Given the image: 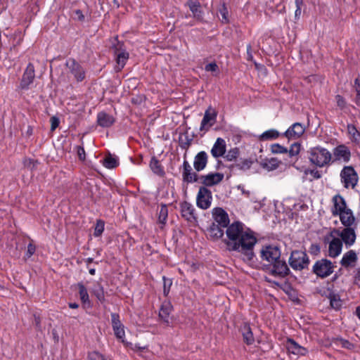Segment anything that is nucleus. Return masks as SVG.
<instances>
[{
  "label": "nucleus",
  "mask_w": 360,
  "mask_h": 360,
  "mask_svg": "<svg viewBox=\"0 0 360 360\" xmlns=\"http://www.w3.org/2000/svg\"><path fill=\"white\" fill-rule=\"evenodd\" d=\"M91 292L96 296L99 302H103L105 301L104 289L101 283H97L91 289Z\"/></svg>",
  "instance_id": "obj_34"
},
{
  "label": "nucleus",
  "mask_w": 360,
  "mask_h": 360,
  "mask_svg": "<svg viewBox=\"0 0 360 360\" xmlns=\"http://www.w3.org/2000/svg\"><path fill=\"white\" fill-rule=\"evenodd\" d=\"M243 341L247 345H252L255 342V338L251 328L248 324H244L241 328Z\"/></svg>",
  "instance_id": "obj_33"
},
{
  "label": "nucleus",
  "mask_w": 360,
  "mask_h": 360,
  "mask_svg": "<svg viewBox=\"0 0 360 360\" xmlns=\"http://www.w3.org/2000/svg\"><path fill=\"white\" fill-rule=\"evenodd\" d=\"M357 260V255L354 250H350L345 252L341 260L340 264L342 266L348 267L354 264Z\"/></svg>",
  "instance_id": "obj_29"
},
{
  "label": "nucleus",
  "mask_w": 360,
  "mask_h": 360,
  "mask_svg": "<svg viewBox=\"0 0 360 360\" xmlns=\"http://www.w3.org/2000/svg\"><path fill=\"white\" fill-rule=\"evenodd\" d=\"M217 117V111L212 107H209L205 112L201 121L200 130L207 131L216 122Z\"/></svg>",
  "instance_id": "obj_12"
},
{
  "label": "nucleus",
  "mask_w": 360,
  "mask_h": 360,
  "mask_svg": "<svg viewBox=\"0 0 360 360\" xmlns=\"http://www.w3.org/2000/svg\"><path fill=\"white\" fill-rule=\"evenodd\" d=\"M261 258L268 262L270 275L283 278L288 275L289 269L285 261L281 259V250L275 245H266L260 252Z\"/></svg>",
  "instance_id": "obj_2"
},
{
  "label": "nucleus",
  "mask_w": 360,
  "mask_h": 360,
  "mask_svg": "<svg viewBox=\"0 0 360 360\" xmlns=\"http://www.w3.org/2000/svg\"><path fill=\"white\" fill-rule=\"evenodd\" d=\"M163 280V293L167 296L169 292L170 286L172 285V281L166 278L165 276L162 277Z\"/></svg>",
  "instance_id": "obj_48"
},
{
  "label": "nucleus",
  "mask_w": 360,
  "mask_h": 360,
  "mask_svg": "<svg viewBox=\"0 0 360 360\" xmlns=\"http://www.w3.org/2000/svg\"><path fill=\"white\" fill-rule=\"evenodd\" d=\"M97 122L99 126L107 128L114 124L115 119L112 115L101 112L97 115Z\"/></svg>",
  "instance_id": "obj_27"
},
{
  "label": "nucleus",
  "mask_w": 360,
  "mask_h": 360,
  "mask_svg": "<svg viewBox=\"0 0 360 360\" xmlns=\"http://www.w3.org/2000/svg\"><path fill=\"white\" fill-rule=\"evenodd\" d=\"M77 286L79 288V295L82 302L85 307H91V302L89 300V296L88 294L87 289L82 283H79L77 284Z\"/></svg>",
  "instance_id": "obj_32"
},
{
  "label": "nucleus",
  "mask_w": 360,
  "mask_h": 360,
  "mask_svg": "<svg viewBox=\"0 0 360 360\" xmlns=\"http://www.w3.org/2000/svg\"><path fill=\"white\" fill-rule=\"evenodd\" d=\"M238 189L241 191L242 193L245 195L247 197H249L250 192L249 191H245L244 187L242 186H238Z\"/></svg>",
  "instance_id": "obj_60"
},
{
  "label": "nucleus",
  "mask_w": 360,
  "mask_h": 360,
  "mask_svg": "<svg viewBox=\"0 0 360 360\" xmlns=\"http://www.w3.org/2000/svg\"><path fill=\"white\" fill-rule=\"evenodd\" d=\"M335 101H336V103H337V105L340 108V109H344L345 107H346V101L345 99L340 95H337L335 96Z\"/></svg>",
  "instance_id": "obj_50"
},
{
  "label": "nucleus",
  "mask_w": 360,
  "mask_h": 360,
  "mask_svg": "<svg viewBox=\"0 0 360 360\" xmlns=\"http://www.w3.org/2000/svg\"><path fill=\"white\" fill-rule=\"evenodd\" d=\"M117 159L111 155L107 156L103 160V166L108 169H112L117 166Z\"/></svg>",
  "instance_id": "obj_37"
},
{
  "label": "nucleus",
  "mask_w": 360,
  "mask_h": 360,
  "mask_svg": "<svg viewBox=\"0 0 360 360\" xmlns=\"http://www.w3.org/2000/svg\"><path fill=\"white\" fill-rule=\"evenodd\" d=\"M224 179L221 173H210L200 176V181L205 186H212L220 183Z\"/></svg>",
  "instance_id": "obj_17"
},
{
  "label": "nucleus",
  "mask_w": 360,
  "mask_h": 360,
  "mask_svg": "<svg viewBox=\"0 0 360 360\" xmlns=\"http://www.w3.org/2000/svg\"><path fill=\"white\" fill-rule=\"evenodd\" d=\"M271 151L274 154L286 153L288 149L278 143H274L271 146Z\"/></svg>",
  "instance_id": "obj_43"
},
{
  "label": "nucleus",
  "mask_w": 360,
  "mask_h": 360,
  "mask_svg": "<svg viewBox=\"0 0 360 360\" xmlns=\"http://www.w3.org/2000/svg\"><path fill=\"white\" fill-rule=\"evenodd\" d=\"M173 310V306L169 301L162 302L159 311V318L167 326H170L171 318L170 314Z\"/></svg>",
  "instance_id": "obj_20"
},
{
  "label": "nucleus",
  "mask_w": 360,
  "mask_h": 360,
  "mask_svg": "<svg viewBox=\"0 0 360 360\" xmlns=\"http://www.w3.org/2000/svg\"><path fill=\"white\" fill-rule=\"evenodd\" d=\"M347 133L349 136L350 140L357 144H360V131L356 129V127L352 124H349L347 127Z\"/></svg>",
  "instance_id": "obj_31"
},
{
  "label": "nucleus",
  "mask_w": 360,
  "mask_h": 360,
  "mask_svg": "<svg viewBox=\"0 0 360 360\" xmlns=\"http://www.w3.org/2000/svg\"><path fill=\"white\" fill-rule=\"evenodd\" d=\"M124 345L126 347H128L130 349H131L132 351L136 352H143V351L147 350L148 348V347L147 345L141 346L139 344L133 345L131 342V345Z\"/></svg>",
  "instance_id": "obj_45"
},
{
  "label": "nucleus",
  "mask_w": 360,
  "mask_h": 360,
  "mask_svg": "<svg viewBox=\"0 0 360 360\" xmlns=\"http://www.w3.org/2000/svg\"><path fill=\"white\" fill-rule=\"evenodd\" d=\"M205 70L206 72H211L215 73V75L219 72V67L216 63H210L205 66Z\"/></svg>",
  "instance_id": "obj_46"
},
{
  "label": "nucleus",
  "mask_w": 360,
  "mask_h": 360,
  "mask_svg": "<svg viewBox=\"0 0 360 360\" xmlns=\"http://www.w3.org/2000/svg\"><path fill=\"white\" fill-rule=\"evenodd\" d=\"M167 216H168V209H167V206L165 205H161L160 209L159 210V213H158L159 222L162 224H165L167 221Z\"/></svg>",
  "instance_id": "obj_40"
},
{
  "label": "nucleus",
  "mask_w": 360,
  "mask_h": 360,
  "mask_svg": "<svg viewBox=\"0 0 360 360\" xmlns=\"http://www.w3.org/2000/svg\"><path fill=\"white\" fill-rule=\"evenodd\" d=\"M304 131L305 128L301 123L295 122L283 135L288 139H297L304 133Z\"/></svg>",
  "instance_id": "obj_18"
},
{
  "label": "nucleus",
  "mask_w": 360,
  "mask_h": 360,
  "mask_svg": "<svg viewBox=\"0 0 360 360\" xmlns=\"http://www.w3.org/2000/svg\"><path fill=\"white\" fill-rule=\"evenodd\" d=\"M51 130L54 131L59 125V119L55 116L51 118Z\"/></svg>",
  "instance_id": "obj_53"
},
{
  "label": "nucleus",
  "mask_w": 360,
  "mask_h": 360,
  "mask_svg": "<svg viewBox=\"0 0 360 360\" xmlns=\"http://www.w3.org/2000/svg\"><path fill=\"white\" fill-rule=\"evenodd\" d=\"M150 167L154 173L158 174H163L162 168L159 161L155 158H152L150 160Z\"/></svg>",
  "instance_id": "obj_39"
},
{
  "label": "nucleus",
  "mask_w": 360,
  "mask_h": 360,
  "mask_svg": "<svg viewBox=\"0 0 360 360\" xmlns=\"http://www.w3.org/2000/svg\"><path fill=\"white\" fill-rule=\"evenodd\" d=\"M219 12L221 16V21L223 23H228L229 21V17H228L229 11H228L227 7L226 6L225 4H223L221 5V6L220 7V8L219 10Z\"/></svg>",
  "instance_id": "obj_41"
},
{
  "label": "nucleus",
  "mask_w": 360,
  "mask_h": 360,
  "mask_svg": "<svg viewBox=\"0 0 360 360\" xmlns=\"http://www.w3.org/2000/svg\"><path fill=\"white\" fill-rule=\"evenodd\" d=\"M105 224L102 220H97L94 235L95 237H99L104 231Z\"/></svg>",
  "instance_id": "obj_42"
},
{
  "label": "nucleus",
  "mask_w": 360,
  "mask_h": 360,
  "mask_svg": "<svg viewBox=\"0 0 360 360\" xmlns=\"http://www.w3.org/2000/svg\"><path fill=\"white\" fill-rule=\"evenodd\" d=\"M207 163V155L205 151H200L198 153L193 162V167L195 170L201 171L205 169Z\"/></svg>",
  "instance_id": "obj_25"
},
{
  "label": "nucleus",
  "mask_w": 360,
  "mask_h": 360,
  "mask_svg": "<svg viewBox=\"0 0 360 360\" xmlns=\"http://www.w3.org/2000/svg\"><path fill=\"white\" fill-rule=\"evenodd\" d=\"M354 101L356 105H360V94H356Z\"/></svg>",
  "instance_id": "obj_62"
},
{
  "label": "nucleus",
  "mask_w": 360,
  "mask_h": 360,
  "mask_svg": "<svg viewBox=\"0 0 360 360\" xmlns=\"http://www.w3.org/2000/svg\"><path fill=\"white\" fill-rule=\"evenodd\" d=\"M306 174H310L314 179H319L321 177V174L317 169H309L305 172Z\"/></svg>",
  "instance_id": "obj_51"
},
{
  "label": "nucleus",
  "mask_w": 360,
  "mask_h": 360,
  "mask_svg": "<svg viewBox=\"0 0 360 360\" xmlns=\"http://www.w3.org/2000/svg\"><path fill=\"white\" fill-rule=\"evenodd\" d=\"M286 347H287L288 352L293 354L295 355L304 356L307 353V350L306 348L298 345L292 339H288L287 343H286Z\"/></svg>",
  "instance_id": "obj_23"
},
{
  "label": "nucleus",
  "mask_w": 360,
  "mask_h": 360,
  "mask_svg": "<svg viewBox=\"0 0 360 360\" xmlns=\"http://www.w3.org/2000/svg\"><path fill=\"white\" fill-rule=\"evenodd\" d=\"M89 360H110L108 358L98 352H93L89 355Z\"/></svg>",
  "instance_id": "obj_47"
},
{
  "label": "nucleus",
  "mask_w": 360,
  "mask_h": 360,
  "mask_svg": "<svg viewBox=\"0 0 360 360\" xmlns=\"http://www.w3.org/2000/svg\"><path fill=\"white\" fill-rule=\"evenodd\" d=\"M312 271L317 276L325 278L333 272L334 265L330 260L321 259L315 262Z\"/></svg>",
  "instance_id": "obj_9"
},
{
  "label": "nucleus",
  "mask_w": 360,
  "mask_h": 360,
  "mask_svg": "<svg viewBox=\"0 0 360 360\" xmlns=\"http://www.w3.org/2000/svg\"><path fill=\"white\" fill-rule=\"evenodd\" d=\"M340 181L345 188H354L359 180L357 172L352 166H345L340 172Z\"/></svg>",
  "instance_id": "obj_7"
},
{
  "label": "nucleus",
  "mask_w": 360,
  "mask_h": 360,
  "mask_svg": "<svg viewBox=\"0 0 360 360\" xmlns=\"http://www.w3.org/2000/svg\"><path fill=\"white\" fill-rule=\"evenodd\" d=\"M222 229V226L217 225L215 223H212L207 229V235L210 239L217 240L224 236V230Z\"/></svg>",
  "instance_id": "obj_28"
},
{
  "label": "nucleus",
  "mask_w": 360,
  "mask_h": 360,
  "mask_svg": "<svg viewBox=\"0 0 360 360\" xmlns=\"http://www.w3.org/2000/svg\"><path fill=\"white\" fill-rule=\"evenodd\" d=\"M75 18H77L79 21H83L84 20V15H83L82 11L77 9L74 11Z\"/></svg>",
  "instance_id": "obj_56"
},
{
  "label": "nucleus",
  "mask_w": 360,
  "mask_h": 360,
  "mask_svg": "<svg viewBox=\"0 0 360 360\" xmlns=\"http://www.w3.org/2000/svg\"><path fill=\"white\" fill-rule=\"evenodd\" d=\"M226 150V141L222 138H217L212 149L211 154L214 158L224 156Z\"/></svg>",
  "instance_id": "obj_21"
},
{
  "label": "nucleus",
  "mask_w": 360,
  "mask_h": 360,
  "mask_svg": "<svg viewBox=\"0 0 360 360\" xmlns=\"http://www.w3.org/2000/svg\"><path fill=\"white\" fill-rule=\"evenodd\" d=\"M301 145L298 143H295L292 144L290 147V149L288 150V152L289 153V155L290 157L296 156L300 152Z\"/></svg>",
  "instance_id": "obj_44"
},
{
  "label": "nucleus",
  "mask_w": 360,
  "mask_h": 360,
  "mask_svg": "<svg viewBox=\"0 0 360 360\" xmlns=\"http://www.w3.org/2000/svg\"><path fill=\"white\" fill-rule=\"evenodd\" d=\"M281 164V161L276 158H266L259 162L260 166L269 172L276 170Z\"/></svg>",
  "instance_id": "obj_26"
},
{
  "label": "nucleus",
  "mask_w": 360,
  "mask_h": 360,
  "mask_svg": "<svg viewBox=\"0 0 360 360\" xmlns=\"http://www.w3.org/2000/svg\"><path fill=\"white\" fill-rule=\"evenodd\" d=\"M77 155L80 160H84L85 159V150L82 146H77Z\"/></svg>",
  "instance_id": "obj_55"
},
{
  "label": "nucleus",
  "mask_w": 360,
  "mask_h": 360,
  "mask_svg": "<svg viewBox=\"0 0 360 360\" xmlns=\"http://www.w3.org/2000/svg\"><path fill=\"white\" fill-rule=\"evenodd\" d=\"M115 55L116 56V69L117 71H120L129 59V53L122 49V44H117V46H115Z\"/></svg>",
  "instance_id": "obj_16"
},
{
  "label": "nucleus",
  "mask_w": 360,
  "mask_h": 360,
  "mask_svg": "<svg viewBox=\"0 0 360 360\" xmlns=\"http://www.w3.org/2000/svg\"><path fill=\"white\" fill-rule=\"evenodd\" d=\"M354 87L355 89L356 92V94H359L360 95V81H359V78H356L354 80Z\"/></svg>",
  "instance_id": "obj_58"
},
{
  "label": "nucleus",
  "mask_w": 360,
  "mask_h": 360,
  "mask_svg": "<svg viewBox=\"0 0 360 360\" xmlns=\"http://www.w3.org/2000/svg\"><path fill=\"white\" fill-rule=\"evenodd\" d=\"M329 300H330V306L335 309H339L342 306V301L340 298V296L338 295L330 293L329 295Z\"/></svg>",
  "instance_id": "obj_36"
},
{
  "label": "nucleus",
  "mask_w": 360,
  "mask_h": 360,
  "mask_svg": "<svg viewBox=\"0 0 360 360\" xmlns=\"http://www.w3.org/2000/svg\"><path fill=\"white\" fill-rule=\"evenodd\" d=\"M342 345L344 347L347 348V349H352L354 345L350 343L349 341H347V340H345L342 343Z\"/></svg>",
  "instance_id": "obj_59"
},
{
  "label": "nucleus",
  "mask_w": 360,
  "mask_h": 360,
  "mask_svg": "<svg viewBox=\"0 0 360 360\" xmlns=\"http://www.w3.org/2000/svg\"><path fill=\"white\" fill-rule=\"evenodd\" d=\"M183 180L187 183H193L198 181L197 174L192 172V168L188 162L184 160L183 162Z\"/></svg>",
  "instance_id": "obj_22"
},
{
  "label": "nucleus",
  "mask_w": 360,
  "mask_h": 360,
  "mask_svg": "<svg viewBox=\"0 0 360 360\" xmlns=\"http://www.w3.org/2000/svg\"><path fill=\"white\" fill-rule=\"evenodd\" d=\"M356 315L360 319V307H357L356 309Z\"/></svg>",
  "instance_id": "obj_64"
},
{
  "label": "nucleus",
  "mask_w": 360,
  "mask_h": 360,
  "mask_svg": "<svg viewBox=\"0 0 360 360\" xmlns=\"http://www.w3.org/2000/svg\"><path fill=\"white\" fill-rule=\"evenodd\" d=\"M34 77V67L32 63H29L22 75L19 88L22 90L29 89L30 84L33 83Z\"/></svg>",
  "instance_id": "obj_13"
},
{
  "label": "nucleus",
  "mask_w": 360,
  "mask_h": 360,
  "mask_svg": "<svg viewBox=\"0 0 360 360\" xmlns=\"http://www.w3.org/2000/svg\"><path fill=\"white\" fill-rule=\"evenodd\" d=\"M69 307H70V308H72V309H77V308H78L79 305L77 303H70Z\"/></svg>",
  "instance_id": "obj_63"
},
{
  "label": "nucleus",
  "mask_w": 360,
  "mask_h": 360,
  "mask_svg": "<svg viewBox=\"0 0 360 360\" xmlns=\"http://www.w3.org/2000/svg\"><path fill=\"white\" fill-rule=\"evenodd\" d=\"M214 222L223 228L229 226V219L227 213L221 207H215L212 212Z\"/></svg>",
  "instance_id": "obj_15"
},
{
  "label": "nucleus",
  "mask_w": 360,
  "mask_h": 360,
  "mask_svg": "<svg viewBox=\"0 0 360 360\" xmlns=\"http://www.w3.org/2000/svg\"><path fill=\"white\" fill-rule=\"evenodd\" d=\"M226 236L224 243L229 250L240 253L245 262L253 259L255 256L253 250L257 240L252 231L243 223L236 221L229 225Z\"/></svg>",
  "instance_id": "obj_1"
},
{
  "label": "nucleus",
  "mask_w": 360,
  "mask_h": 360,
  "mask_svg": "<svg viewBox=\"0 0 360 360\" xmlns=\"http://www.w3.org/2000/svg\"><path fill=\"white\" fill-rule=\"evenodd\" d=\"M112 328L116 338L123 345H131V342L125 340L124 326L120 321V316L117 313L111 314Z\"/></svg>",
  "instance_id": "obj_10"
},
{
  "label": "nucleus",
  "mask_w": 360,
  "mask_h": 360,
  "mask_svg": "<svg viewBox=\"0 0 360 360\" xmlns=\"http://www.w3.org/2000/svg\"><path fill=\"white\" fill-rule=\"evenodd\" d=\"M332 216L338 217L343 226H356V220L353 211L349 207L343 196L335 195L331 199Z\"/></svg>",
  "instance_id": "obj_3"
},
{
  "label": "nucleus",
  "mask_w": 360,
  "mask_h": 360,
  "mask_svg": "<svg viewBox=\"0 0 360 360\" xmlns=\"http://www.w3.org/2000/svg\"><path fill=\"white\" fill-rule=\"evenodd\" d=\"M296 10L295 12V17L297 19L300 18L302 12V6L303 4L302 0H295Z\"/></svg>",
  "instance_id": "obj_49"
},
{
  "label": "nucleus",
  "mask_w": 360,
  "mask_h": 360,
  "mask_svg": "<svg viewBox=\"0 0 360 360\" xmlns=\"http://www.w3.org/2000/svg\"><path fill=\"white\" fill-rule=\"evenodd\" d=\"M212 201V192L205 186L200 187L196 196L197 206L200 209L207 210L210 207Z\"/></svg>",
  "instance_id": "obj_11"
},
{
  "label": "nucleus",
  "mask_w": 360,
  "mask_h": 360,
  "mask_svg": "<svg viewBox=\"0 0 360 360\" xmlns=\"http://www.w3.org/2000/svg\"><path fill=\"white\" fill-rule=\"evenodd\" d=\"M323 242L327 245L328 256L332 258L338 257L342 250V241L331 230L323 239Z\"/></svg>",
  "instance_id": "obj_5"
},
{
  "label": "nucleus",
  "mask_w": 360,
  "mask_h": 360,
  "mask_svg": "<svg viewBox=\"0 0 360 360\" xmlns=\"http://www.w3.org/2000/svg\"><path fill=\"white\" fill-rule=\"evenodd\" d=\"M309 251L311 253L316 254L317 252H319L320 251V248L316 244H311V245L310 246V248H309Z\"/></svg>",
  "instance_id": "obj_57"
},
{
  "label": "nucleus",
  "mask_w": 360,
  "mask_h": 360,
  "mask_svg": "<svg viewBox=\"0 0 360 360\" xmlns=\"http://www.w3.org/2000/svg\"><path fill=\"white\" fill-rule=\"evenodd\" d=\"M190 11L193 13V16L200 20L202 18V11L200 10V4L198 0H188L186 3Z\"/></svg>",
  "instance_id": "obj_30"
},
{
  "label": "nucleus",
  "mask_w": 360,
  "mask_h": 360,
  "mask_svg": "<svg viewBox=\"0 0 360 360\" xmlns=\"http://www.w3.org/2000/svg\"><path fill=\"white\" fill-rule=\"evenodd\" d=\"M254 162H255V161L253 160H252L251 158L243 159V160H241L237 164V167L239 169H241V170H243V171H247L249 169H250V167L254 164Z\"/></svg>",
  "instance_id": "obj_38"
},
{
  "label": "nucleus",
  "mask_w": 360,
  "mask_h": 360,
  "mask_svg": "<svg viewBox=\"0 0 360 360\" xmlns=\"http://www.w3.org/2000/svg\"><path fill=\"white\" fill-rule=\"evenodd\" d=\"M309 260L306 252L303 251H293L289 259L290 266L295 270H302L307 267Z\"/></svg>",
  "instance_id": "obj_8"
},
{
  "label": "nucleus",
  "mask_w": 360,
  "mask_h": 360,
  "mask_svg": "<svg viewBox=\"0 0 360 360\" xmlns=\"http://www.w3.org/2000/svg\"><path fill=\"white\" fill-rule=\"evenodd\" d=\"M250 51H251V46L250 45H248L247 46V51H248V58L250 59L252 58V56L250 53Z\"/></svg>",
  "instance_id": "obj_61"
},
{
  "label": "nucleus",
  "mask_w": 360,
  "mask_h": 360,
  "mask_svg": "<svg viewBox=\"0 0 360 360\" xmlns=\"http://www.w3.org/2000/svg\"><path fill=\"white\" fill-rule=\"evenodd\" d=\"M66 66L77 81L81 82L84 79L85 72L80 64L76 62L75 60L68 59L66 61Z\"/></svg>",
  "instance_id": "obj_14"
},
{
  "label": "nucleus",
  "mask_w": 360,
  "mask_h": 360,
  "mask_svg": "<svg viewBox=\"0 0 360 360\" xmlns=\"http://www.w3.org/2000/svg\"><path fill=\"white\" fill-rule=\"evenodd\" d=\"M36 250V247L32 243H29L27 245V252H26V257L30 258L31 256H32Z\"/></svg>",
  "instance_id": "obj_52"
},
{
  "label": "nucleus",
  "mask_w": 360,
  "mask_h": 360,
  "mask_svg": "<svg viewBox=\"0 0 360 360\" xmlns=\"http://www.w3.org/2000/svg\"><path fill=\"white\" fill-rule=\"evenodd\" d=\"M356 226H344L342 230L333 228V233L340 238L346 248L352 247L356 242Z\"/></svg>",
  "instance_id": "obj_6"
},
{
  "label": "nucleus",
  "mask_w": 360,
  "mask_h": 360,
  "mask_svg": "<svg viewBox=\"0 0 360 360\" xmlns=\"http://www.w3.org/2000/svg\"><path fill=\"white\" fill-rule=\"evenodd\" d=\"M279 136L280 133L277 130L271 129L263 132L260 135L259 139L262 141L274 140L277 139Z\"/></svg>",
  "instance_id": "obj_35"
},
{
  "label": "nucleus",
  "mask_w": 360,
  "mask_h": 360,
  "mask_svg": "<svg viewBox=\"0 0 360 360\" xmlns=\"http://www.w3.org/2000/svg\"><path fill=\"white\" fill-rule=\"evenodd\" d=\"M333 155L336 160L347 163L350 160L351 151L347 146L341 144L334 148Z\"/></svg>",
  "instance_id": "obj_19"
},
{
  "label": "nucleus",
  "mask_w": 360,
  "mask_h": 360,
  "mask_svg": "<svg viewBox=\"0 0 360 360\" xmlns=\"http://www.w3.org/2000/svg\"><path fill=\"white\" fill-rule=\"evenodd\" d=\"M308 154L310 162L319 167L329 165L332 158L330 152L321 146L311 148Z\"/></svg>",
  "instance_id": "obj_4"
},
{
  "label": "nucleus",
  "mask_w": 360,
  "mask_h": 360,
  "mask_svg": "<svg viewBox=\"0 0 360 360\" xmlns=\"http://www.w3.org/2000/svg\"><path fill=\"white\" fill-rule=\"evenodd\" d=\"M238 155V150L236 148H234L233 150H231L229 151L228 154L226 155V159L228 160H232L235 159L237 157Z\"/></svg>",
  "instance_id": "obj_54"
},
{
  "label": "nucleus",
  "mask_w": 360,
  "mask_h": 360,
  "mask_svg": "<svg viewBox=\"0 0 360 360\" xmlns=\"http://www.w3.org/2000/svg\"><path fill=\"white\" fill-rule=\"evenodd\" d=\"M181 215L188 221H192L195 219L194 212L195 209L192 204L186 201L181 204Z\"/></svg>",
  "instance_id": "obj_24"
}]
</instances>
